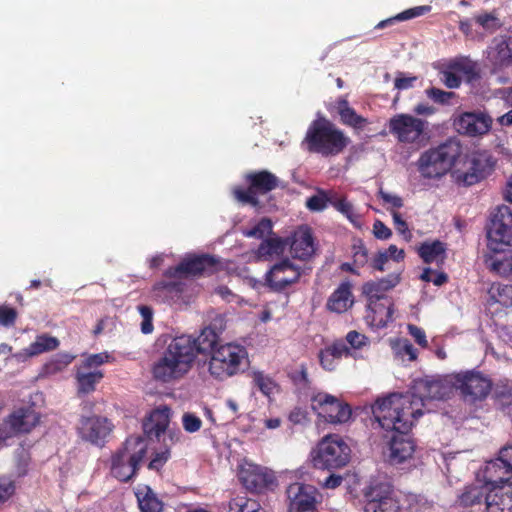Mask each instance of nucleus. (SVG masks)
<instances>
[{
  "label": "nucleus",
  "mask_w": 512,
  "mask_h": 512,
  "mask_svg": "<svg viewBox=\"0 0 512 512\" xmlns=\"http://www.w3.org/2000/svg\"><path fill=\"white\" fill-rule=\"evenodd\" d=\"M446 250V244L440 240L426 241L419 246L418 254L424 263L431 264L435 262L438 267H442L447 258Z\"/></svg>",
  "instance_id": "2f4dec72"
},
{
  "label": "nucleus",
  "mask_w": 512,
  "mask_h": 512,
  "mask_svg": "<svg viewBox=\"0 0 512 512\" xmlns=\"http://www.w3.org/2000/svg\"><path fill=\"white\" fill-rule=\"evenodd\" d=\"M314 251L313 236L309 228L293 235L290 243V253L294 258L307 260L313 255Z\"/></svg>",
  "instance_id": "c756f323"
},
{
  "label": "nucleus",
  "mask_w": 512,
  "mask_h": 512,
  "mask_svg": "<svg viewBox=\"0 0 512 512\" xmlns=\"http://www.w3.org/2000/svg\"><path fill=\"white\" fill-rule=\"evenodd\" d=\"M350 452V447L339 435H327L312 450V464L322 470L342 468L349 462Z\"/></svg>",
  "instance_id": "6e6552de"
},
{
  "label": "nucleus",
  "mask_w": 512,
  "mask_h": 512,
  "mask_svg": "<svg viewBox=\"0 0 512 512\" xmlns=\"http://www.w3.org/2000/svg\"><path fill=\"white\" fill-rule=\"evenodd\" d=\"M249 376L251 377L252 386L257 388L267 398H271L272 395L280 390L278 383L263 371L253 370Z\"/></svg>",
  "instance_id": "4c0bfd02"
},
{
  "label": "nucleus",
  "mask_w": 512,
  "mask_h": 512,
  "mask_svg": "<svg viewBox=\"0 0 512 512\" xmlns=\"http://www.w3.org/2000/svg\"><path fill=\"white\" fill-rule=\"evenodd\" d=\"M488 304L498 303L503 307L512 306V285L493 283L488 290Z\"/></svg>",
  "instance_id": "ea45409f"
},
{
  "label": "nucleus",
  "mask_w": 512,
  "mask_h": 512,
  "mask_svg": "<svg viewBox=\"0 0 512 512\" xmlns=\"http://www.w3.org/2000/svg\"><path fill=\"white\" fill-rule=\"evenodd\" d=\"M220 261L209 254L195 255L183 259L178 265L169 267L164 276L168 278H183L188 276L211 275L218 271Z\"/></svg>",
  "instance_id": "9b49d317"
},
{
  "label": "nucleus",
  "mask_w": 512,
  "mask_h": 512,
  "mask_svg": "<svg viewBox=\"0 0 512 512\" xmlns=\"http://www.w3.org/2000/svg\"><path fill=\"white\" fill-rule=\"evenodd\" d=\"M59 340L48 334H41L36 336L35 341L32 342L26 349V354L33 357L45 352L53 351L58 348Z\"/></svg>",
  "instance_id": "58836bf2"
},
{
  "label": "nucleus",
  "mask_w": 512,
  "mask_h": 512,
  "mask_svg": "<svg viewBox=\"0 0 512 512\" xmlns=\"http://www.w3.org/2000/svg\"><path fill=\"white\" fill-rule=\"evenodd\" d=\"M349 143L350 138L325 117H319L310 123L302 142L308 152L323 157L341 154Z\"/></svg>",
  "instance_id": "7ed1b4c3"
},
{
  "label": "nucleus",
  "mask_w": 512,
  "mask_h": 512,
  "mask_svg": "<svg viewBox=\"0 0 512 512\" xmlns=\"http://www.w3.org/2000/svg\"><path fill=\"white\" fill-rule=\"evenodd\" d=\"M330 204L339 212L347 217V219L357 228L361 227V220L358 213H356L352 203L347 201L346 198L342 197L330 201Z\"/></svg>",
  "instance_id": "49530a36"
},
{
  "label": "nucleus",
  "mask_w": 512,
  "mask_h": 512,
  "mask_svg": "<svg viewBox=\"0 0 512 512\" xmlns=\"http://www.w3.org/2000/svg\"><path fill=\"white\" fill-rule=\"evenodd\" d=\"M489 269L499 276H509L512 273V252L500 256L489 257L485 260Z\"/></svg>",
  "instance_id": "c03bdc74"
},
{
  "label": "nucleus",
  "mask_w": 512,
  "mask_h": 512,
  "mask_svg": "<svg viewBox=\"0 0 512 512\" xmlns=\"http://www.w3.org/2000/svg\"><path fill=\"white\" fill-rule=\"evenodd\" d=\"M488 247L494 251H500L499 245H509L512 241V226L507 227L503 222L492 220L487 233Z\"/></svg>",
  "instance_id": "f704fd0d"
},
{
  "label": "nucleus",
  "mask_w": 512,
  "mask_h": 512,
  "mask_svg": "<svg viewBox=\"0 0 512 512\" xmlns=\"http://www.w3.org/2000/svg\"><path fill=\"white\" fill-rule=\"evenodd\" d=\"M147 451L148 446L142 436L128 437L111 456V474L121 482L130 481L136 476Z\"/></svg>",
  "instance_id": "423d86ee"
},
{
  "label": "nucleus",
  "mask_w": 512,
  "mask_h": 512,
  "mask_svg": "<svg viewBox=\"0 0 512 512\" xmlns=\"http://www.w3.org/2000/svg\"><path fill=\"white\" fill-rule=\"evenodd\" d=\"M272 221L269 218H262L254 227L243 231V235L250 238L263 239L272 232Z\"/></svg>",
  "instance_id": "603ef678"
},
{
  "label": "nucleus",
  "mask_w": 512,
  "mask_h": 512,
  "mask_svg": "<svg viewBox=\"0 0 512 512\" xmlns=\"http://www.w3.org/2000/svg\"><path fill=\"white\" fill-rule=\"evenodd\" d=\"M109 358L110 355L107 352L90 354L82 361V364L78 368H81L83 370L97 368L102 364L108 362Z\"/></svg>",
  "instance_id": "5fc2aeb1"
},
{
  "label": "nucleus",
  "mask_w": 512,
  "mask_h": 512,
  "mask_svg": "<svg viewBox=\"0 0 512 512\" xmlns=\"http://www.w3.org/2000/svg\"><path fill=\"white\" fill-rule=\"evenodd\" d=\"M17 319V311L15 308L7 305L0 306V325L4 327H11L15 324Z\"/></svg>",
  "instance_id": "052dcab7"
},
{
  "label": "nucleus",
  "mask_w": 512,
  "mask_h": 512,
  "mask_svg": "<svg viewBox=\"0 0 512 512\" xmlns=\"http://www.w3.org/2000/svg\"><path fill=\"white\" fill-rule=\"evenodd\" d=\"M335 107L343 125L352 127L356 130H363L369 123L366 118L357 114L355 109L349 105L346 98H338L335 102Z\"/></svg>",
  "instance_id": "7c9ffc66"
},
{
  "label": "nucleus",
  "mask_w": 512,
  "mask_h": 512,
  "mask_svg": "<svg viewBox=\"0 0 512 512\" xmlns=\"http://www.w3.org/2000/svg\"><path fill=\"white\" fill-rule=\"evenodd\" d=\"M104 374L100 370L85 371L77 368L75 379L78 395H87L96 390V385L103 379Z\"/></svg>",
  "instance_id": "c9c22d12"
},
{
  "label": "nucleus",
  "mask_w": 512,
  "mask_h": 512,
  "mask_svg": "<svg viewBox=\"0 0 512 512\" xmlns=\"http://www.w3.org/2000/svg\"><path fill=\"white\" fill-rule=\"evenodd\" d=\"M450 375L446 378L425 376L415 379L406 394L391 393L378 398L372 405L376 422L400 431L411 430L415 420L423 415L426 401L442 400L452 392Z\"/></svg>",
  "instance_id": "f257e3e1"
},
{
  "label": "nucleus",
  "mask_w": 512,
  "mask_h": 512,
  "mask_svg": "<svg viewBox=\"0 0 512 512\" xmlns=\"http://www.w3.org/2000/svg\"><path fill=\"white\" fill-rule=\"evenodd\" d=\"M483 499L485 500L482 490L477 486L467 487L459 497L460 504L465 507L480 504Z\"/></svg>",
  "instance_id": "3c124183"
},
{
  "label": "nucleus",
  "mask_w": 512,
  "mask_h": 512,
  "mask_svg": "<svg viewBox=\"0 0 512 512\" xmlns=\"http://www.w3.org/2000/svg\"><path fill=\"white\" fill-rule=\"evenodd\" d=\"M493 400L495 406L501 410L512 406V382L497 383L493 390Z\"/></svg>",
  "instance_id": "37998d69"
},
{
  "label": "nucleus",
  "mask_w": 512,
  "mask_h": 512,
  "mask_svg": "<svg viewBox=\"0 0 512 512\" xmlns=\"http://www.w3.org/2000/svg\"><path fill=\"white\" fill-rule=\"evenodd\" d=\"M113 424L106 417H82L79 422V436L94 445H102L105 438L112 432Z\"/></svg>",
  "instance_id": "aec40b11"
},
{
  "label": "nucleus",
  "mask_w": 512,
  "mask_h": 512,
  "mask_svg": "<svg viewBox=\"0 0 512 512\" xmlns=\"http://www.w3.org/2000/svg\"><path fill=\"white\" fill-rule=\"evenodd\" d=\"M170 418L171 409L166 405L152 410L149 416L143 420L142 428L145 436L149 439L156 438L159 440L162 434L168 432V436L172 443L178 441L181 432L179 430L173 431L168 429Z\"/></svg>",
  "instance_id": "dca6fc26"
},
{
  "label": "nucleus",
  "mask_w": 512,
  "mask_h": 512,
  "mask_svg": "<svg viewBox=\"0 0 512 512\" xmlns=\"http://www.w3.org/2000/svg\"><path fill=\"white\" fill-rule=\"evenodd\" d=\"M388 133L397 143L418 151L430 142L429 122L408 113H398L387 123Z\"/></svg>",
  "instance_id": "39448f33"
},
{
  "label": "nucleus",
  "mask_w": 512,
  "mask_h": 512,
  "mask_svg": "<svg viewBox=\"0 0 512 512\" xmlns=\"http://www.w3.org/2000/svg\"><path fill=\"white\" fill-rule=\"evenodd\" d=\"M289 512H314L318 490L309 484L295 482L288 486Z\"/></svg>",
  "instance_id": "6ab92c4d"
},
{
  "label": "nucleus",
  "mask_w": 512,
  "mask_h": 512,
  "mask_svg": "<svg viewBox=\"0 0 512 512\" xmlns=\"http://www.w3.org/2000/svg\"><path fill=\"white\" fill-rule=\"evenodd\" d=\"M485 495L487 512H512V482L490 485Z\"/></svg>",
  "instance_id": "4be33fe9"
},
{
  "label": "nucleus",
  "mask_w": 512,
  "mask_h": 512,
  "mask_svg": "<svg viewBox=\"0 0 512 512\" xmlns=\"http://www.w3.org/2000/svg\"><path fill=\"white\" fill-rule=\"evenodd\" d=\"M238 477L245 489L251 493H262L277 484L276 477L271 471L249 462L241 465Z\"/></svg>",
  "instance_id": "4468645a"
},
{
  "label": "nucleus",
  "mask_w": 512,
  "mask_h": 512,
  "mask_svg": "<svg viewBox=\"0 0 512 512\" xmlns=\"http://www.w3.org/2000/svg\"><path fill=\"white\" fill-rule=\"evenodd\" d=\"M246 181L251 185L257 194H266L279 185V179L267 170L251 172L246 175Z\"/></svg>",
  "instance_id": "473e14b6"
},
{
  "label": "nucleus",
  "mask_w": 512,
  "mask_h": 512,
  "mask_svg": "<svg viewBox=\"0 0 512 512\" xmlns=\"http://www.w3.org/2000/svg\"><path fill=\"white\" fill-rule=\"evenodd\" d=\"M5 422L14 434H25L39 423V415L31 407H21L9 414Z\"/></svg>",
  "instance_id": "a878e982"
},
{
  "label": "nucleus",
  "mask_w": 512,
  "mask_h": 512,
  "mask_svg": "<svg viewBox=\"0 0 512 512\" xmlns=\"http://www.w3.org/2000/svg\"><path fill=\"white\" fill-rule=\"evenodd\" d=\"M227 512H260V505L246 496H237L229 501Z\"/></svg>",
  "instance_id": "de8ad7c7"
},
{
  "label": "nucleus",
  "mask_w": 512,
  "mask_h": 512,
  "mask_svg": "<svg viewBox=\"0 0 512 512\" xmlns=\"http://www.w3.org/2000/svg\"><path fill=\"white\" fill-rule=\"evenodd\" d=\"M286 242L279 237L263 240L257 249V256L261 259H267L272 256H279L284 253Z\"/></svg>",
  "instance_id": "79ce46f5"
},
{
  "label": "nucleus",
  "mask_w": 512,
  "mask_h": 512,
  "mask_svg": "<svg viewBox=\"0 0 512 512\" xmlns=\"http://www.w3.org/2000/svg\"><path fill=\"white\" fill-rule=\"evenodd\" d=\"M138 311L142 317L141 332L150 334L154 330L153 326V309L147 305L138 306Z\"/></svg>",
  "instance_id": "6e6d98bb"
},
{
  "label": "nucleus",
  "mask_w": 512,
  "mask_h": 512,
  "mask_svg": "<svg viewBox=\"0 0 512 512\" xmlns=\"http://www.w3.org/2000/svg\"><path fill=\"white\" fill-rule=\"evenodd\" d=\"M248 364V352L244 346L226 343L220 345L210 356L208 371L214 379L224 381L243 373Z\"/></svg>",
  "instance_id": "0eeeda50"
},
{
  "label": "nucleus",
  "mask_w": 512,
  "mask_h": 512,
  "mask_svg": "<svg viewBox=\"0 0 512 512\" xmlns=\"http://www.w3.org/2000/svg\"><path fill=\"white\" fill-rule=\"evenodd\" d=\"M483 476L487 485L503 483L512 478V444L502 447L498 456L486 463Z\"/></svg>",
  "instance_id": "f3484780"
},
{
  "label": "nucleus",
  "mask_w": 512,
  "mask_h": 512,
  "mask_svg": "<svg viewBox=\"0 0 512 512\" xmlns=\"http://www.w3.org/2000/svg\"><path fill=\"white\" fill-rule=\"evenodd\" d=\"M492 220L503 222L507 227L512 226V210L506 205L499 206Z\"/></svg>",
  "instance_id": "774afa93"
},
{
  "label": "nucleus",
  "mask_w": 512,
  "mask_h": 512,
  "mask_svg": "<svg viewBox=\"0 0 512 512\" xmlns=\"http://www.w3.org/2000/svg\"><path fill=\"white\" fill-rule=\"evenodd\" d=\"M75 356L68 353H60L55 355L50 361L43 366V373L53 375L63 371L72 361Z\"/></svg>",
  "instance_id": "a18cd8bd"
},
{
  "label": "nucleus",
  "mask_w": 512,
  "mask_h": 512,
  "mask_svg": "<svg viewBox=\"0 0 512 512\" xmlns=\"http://www.w3.org/2000/svg\"><path fill=\"white\" fill-rule=\"evenodd\" d=\"M225 326L221 317L204 327L195 338L191 335L176 336L167 344L161 356L153 363L152 376L162 383L181 379L192 368L198 354H210L219 346Z\"/></svg>",
  "instance_id": "f03ea898"
},
{
  "label": "nucleus",
  "mask_w": 512,
  "mask_h": 512,
  "mask_svg": "<svg viewBox=\"0 0 512 512\" xmlns=\"http://www.w3.org/2000/svg\"><path fill=\"white\" fill-rule=\"evenodd\" d=\"M397 354L403 359L407 358L409 361H414L417 359V349L407 339L400 341Z\"/></svg>",
  "instance_id": "680f3d73"
},
{
  "label": "nucleus",
  "mask_w": 512,
  "mask_h": 512,
  "mask_svg": "<svg viewBox=\"0 0 512 512\" xmlns=\"http://www.w3.org/2000/svg\"><path fill=\"white\" fill-rule=\"evenodd\" d=\"M390 213L393 218V224L396 231L403 236L404 240L409 242L411 241L413 235L407 222L402 218L401 214L396 210H390Z\"/></svg>",
  "instance_id": "864d4df0"
},
{
  "label": "nucleus",
  "mask_w": 512,
  "mask_h": 512,
  "mask_svg": "<svg viewBox=\"0 0 512 512\" xmlns=\"http://www.w3.org/2000/svg\"><path fill=\"white\" fill-rule=\"evenodd\" d=\"M15 492V484L6 477H0V503L7 501Z\"/></svg>",
  "instance_id": "69168bd1"
},
{
  "label": "nucleus",
  "mask_w": 512,
  "mask_h": 512,
  "mask_svg": "<svg viewBox=\"0 0 512 512\" xmlns=\"http://www.w3.org/2000/svg\"><path fill=\"white\" fill-rule=\"evenodd\" d=\"M488 60L495 71L512 66V35L500 36L493 40V45L488 51Z\"/></svg>",
  "instance_id": "5701e85b"
},
{
  "label": "nucleus",
  "mask_w": 512,
  "mask_h": 512,
  "mask_svg": "<svg viewBox=\"0 0 512 512\" xmlns=\"http://www.w3.org/2000/svg\"><path fill=\"white\" fill-rule=\"evenodd\" d=\"M394 303L392 299L367 302L365 319L375 328H384L392 321Z\"/></svg>",
  "instance_id": "b1692460"
},
{
  "label": "nucleus",
  "mask_w": 512,
  "mask_h": 512,
  "mask_svg": "<svg viewBox=\"0 0 512 512\" xmlns=\"http://www.w3.org/2000/svg\"><path fill=\"white\" fill-rule=\"evenodd\" d=\"M352 288V283L349 280L342 281L328 297L326 309L336 314L350 310L355 303Z\"/></svg>",
  "instance_id": "393cba45"
},
{
  "label": "nucleus",
  "mask_w": 512,
  "mask_h": 512,
  "mask_svg": "<svg viewBox=\"0 0 512 512\" xmlns=\"http://www.w3.org/2000/svg\"><path fill=\"white\" fill-rule=\"evenodd\" d=\"M141 512H162L163 502L157 497L154 491L147 485L139 486L135 492Z\"/></svg>",
  "instance_id": "e433bc0d"
},
{
  "label": "nucleus",
  "mask_w": 512,
  "mask_h": 512,
  "mask_svg": "<svg viewBox=\"0 0 512 512\" xmlns=\"http://www.w3.org/2000/svg\"><path fill=\"white\" fill-rule=\"evenodd\" d=\"M462 154V145L456 139H448L420 154L415 165L423 179L439 180L455 166Z\"/></svg>",
  "instance_id": "20e7f679"
},
{
  "label": "nucleus",
  "mask_w": 512,
  "mask_h": 512,
  "mask_svg": "<svg viewBox=\"0 0 512 512\" xmlns=\"http://www.w3.org/2000/svg\"><path fill=\"white\" fill-rule=\"evenodd\" d=\"M400 282L399 275H388L387 277L371 280L363 284L362 294L367 302L391 299L386 292L394 288Z\"/></svg>",
  "instance_id": "bb28decb"
},
{
  "label": "nucleus",
  "mask_w": 512,
  "mask_h": 512,
  "mask_svg": "<svg viewBox=\"0 0 512 512\" xmlns=\"http://www.w3.org/2000/svg\"><path fill=\"white\" fill-rule=\"evenodd\" d=\"M426 93L430 99L439 104H448L455 97L454 92L444 91L435 87L426 90Z\"/></svg>",
  "instance_id": "bf43d9fd"
},
{
  "label": "nucleus",
  "mask_w": 512,
  "mask_h": 512,
  "mask_svg": "<svg viewBox=\"0 0 512 512\" xmlns=\"http://www.w3.org/2000/svg\"><path fill=\"white\" fill-rule=\"evenodd\" d=\"M202 425V421L199 417L191 413H185L183 415V427L189 433L197 432Z\"/></svg>",
  "instance_id": "338daca9"
},
{
  "label": "nucleus",
  "mask_w": 512,
  "mask_h": 512,
  "mask_svg": "<svg viewBox=\"0 0 512 512\" xmlns=\"http://www.w3.org/2000/svg\"><path fill=\"white\" fill-rule=\"evenodd\" d=\"M184 285L178 281H159L151 290V297L157 303L173 304L180 300Z\"/></svg>",
  "instance_id": "cd10ccee"
},
{
  "label": "nucleus",
  "mask_w": 512,
  "mask_h": 512,
  "mask_svg": "<svg viewBox=\"0 0 512 512\" xmlns=\"http://www.w3.org/2000/svg\"><path fill=\"white\" fill-rule=\"evenodd\" d=\"M347 343L350 345V349H355V350H358V349H361L363 348L364 346H367L369 345L370 341H369V338L356 331V330H352V331H349L345 337Z\"/></svg>",
  "instance_id": "4d7b16f0"
},
{
  "label": "nucleus",
  "mask_w": 512,
  "mask_h": 512,
  "mask_svg": "<svg viewBox=\"0 0 512 512\" xmlns=\"http://www.w3.org/2000/svg\"><path fill=\"white\" fill-rule=\"evenodd\" d=\"M473 73V67L463 61H454L450 63L446 70L441 72V80L446 87L458 88L462 83V75Z\"/></svg>",
  "instance_id": "72a5a7b5"
},
{
  "label": "nucleus",
  "mask_w": 512,
  "mask_h": 512,
  "mask_svg": "<svg viewBox=\"0 0 512 512\" xmlns=\"http://www.w3.org/2000/svg\"><path fill=\"white\" fill-rule=\"evenodd\" d=\"M430 11H431V6H429V5L413 7V8L407 9L393 17H390L388 19L380 21L375 26V29H383L385 27L395 24L396 22L406 21V20H409L412 18H416V17L422 16Z\"/></svg>",
  "instance_id": "a19ab883"
},
{
  "label": "nucleus",
  "mask_w": 512,
  "mask_h": 512,
  "mask_svg": "<svg viewBox=\"0 0 512 512\" xmlns=\"http://www.w3.org/2000/svg\"><path fill=\"white\" fill-rule=\"evenodd\" d=\"M343 356L352 357L354 354L342 340L335 341L331 345L320 350V365L327 371H334Z\"/></svg>",
  "instance_id": "c85d7f7f"
},
{
  "label": "nucleus",
  "mask_w": 512,
  "mask_h": 512,
  "mask_svg": "<svg viewBox=\"0 0 512 512\" xmlns=\"http://www.w3.org/2000/svg\"><path fill=\"white\" fill-rule=\"evenodd\" d=\"M288 420L294 425H305L309 422L308 412L304 408L295 407L290 411Z\"/></svg>",
  "instance_id": "0e129e2a"
},
{
  "label": "nucleus",
  "mask_w": 512,
  "mask_h": 512,
  "mask_svg": "<svg viewBox=\"0 0 512 512\" xmlns=\"http://www.w3.org/2000/svg\"><path fill=\"white\" fill-rule=\"evenodd\" d=\"M302 274L301 267L293 264L289 259L275 263L265 274V285L273 292H282L287 287L299 281Z\"/></svg>",
  "instance_id": "2eb2a0df"
},
{
  "label": "nucleus",
  "mask_w": 512,
  "mask_h": 512,
  "mask_svg": "<svg viewBox=\"0 0 512 512\" xmlns=\"http://www.w3.org/2000/svg\"><path fill=\"white\" fill-rule=\"evenodd\" d=\"M352 259L357 268L369 263V251L361 238H355L351 246Z\"/></svg>",
  "instance_id": "09e8293b"
},
{
  "label": "nucleus",
  "mask_w": 512,
  "mask_h": 512,
  "mask_svg": "<svg viewBox=\"0 0 512 512\" xmlns=\"http://www.w3.org/2000/svg\"><path fill=\"white\" fill-rule=\"evenodd\" d=\"M312 408L318 412L319 416L332 424L345 423L352 414L348 404L324 392L317 393L312 397Z\"/></svg>",
  "instance_id": "ddd939ff"
},
{
  "label": "nucleus",
  "mask_w": 512,
  "mask_h": 512,
  "mask_svg": "<svg viewBox=\"0 0 512 512\" xmlns=\"http://www.w3.org/2000/svg\"><path fill=\"white\" fill-rule=\"evenodd\" d=\"M450 383L461 398L470 404L485 400L492 391V381L475 370L461 371L450 375Z\"/></svg>",
  "instance_id": "1a4fd4ad"
},
{
  "label": "nucleus",
  "mask_w": 512,
  "mask_h": 512,
  "mask_svg": "<svg viewBox=\"0 0 512 512\" xmlns=\"http://www.w3.org/2000/svg\"><path fill=\"white\" fill-rule=\"evenodd\" d=\"M492 123V118L481 111L463 112L454 119L456 131L467 137H479L487 134Z\"/></svg>",
  "instance_id": "a211bd4d"
},
{
  "label": "nucleus",
  "mask_w": 512,
  "mask_h": 512,
  "mask_svg": "<svg viewBox=\"0 0 512 512\" xmlns=\"http://www.w3.org/2000/svg\"><path fill=\"white\" fill-rule=\"evenodd\" d=\"M333 201L329 199L325 192L321 191L318 195H313L307 199L306 206L311 211H322L327 207V203Z\"/></svg>",
  "instance_id": "13d9d810"
},
{
  "label": "nucleus",
  "mask_w": 512,
  "mask_h": 512,
  "mask_svg": "<svg viewBox=\"0 0 512 512\" xmlns=\"http://www.w3.org/2000/svg\"><path fill=\"white\" fill-rule=\"evenodd\" d=\"M467 171H454L453 177L458 185L472 186L485 179L494 169L495 161L487 151L472 153Z\"/></svg>",
  "instance_id": "f8f14e48"
},
{
  "label": "nucleus",
  "mask_w": 512,
  "mask_h": 512,
  "mask_svg": "<svg viewBox=\"0 0 512 512\" xmlns=\"http://www.w3.org/2000/svg\"><path fill=\"white\" fill-rule=\"evenodd\" d=\"M233 195L235 199L242 204H249L253 207H258L260 205V201L257 197V193L254 189H252L249 184L248 188L236 187L233 190Z\"/></svg>",
  "instance_id": "8fccbe9b"
},
{
  "label": "nucleus",
  "mask_w": 512,
  "mask_h": 512,
  "mask_svg": "<svg viewBox=\"0 0 512 512\" xmlns=\"http://www.w3.org/2000/svg\"><path fill=\"white\" fill-rule=\"evenodd\" d=\"M364 512H401L402 506L388 482L374 481L363 490Z\"/></svg>",
  "instance_id": "9d476101"
},
{
  "label": "nucleus",
  "mask_w": 512,
  "mask_h": 512,
  "mask_svg": "<svg viewBox=\"0 0 512 512\" xmlns=\"http://www.w3.org/2000/svg\"><path fill=\"white\" fill-rule=\"evenodd\" d=\"M379 427L386 431L394 432L389 442V461L391 464H401L407 459L411 458L415 451V444L409 437L407 431H400L396 428H388L383 426L380 422H377Z\"/></svg>",
  "instance_id": "412c9836"
},
{
  "label": "nucleus",
  "mask_w": 512,
  "mask_h": 512,
  "mask_svg": "<svg viewBox=\"0 0 512 512\" xmlns=\"http://www.w3.org/2000/svg\"><path fill=\"white\" fill-rule=\"evenodd\" d=\"M170 458V450L168 448L163 451L157 452L148 463L150 470L159 471Z\"/></svg>",
  "instance_id": "e2e57ef3"
}]
</instances>
